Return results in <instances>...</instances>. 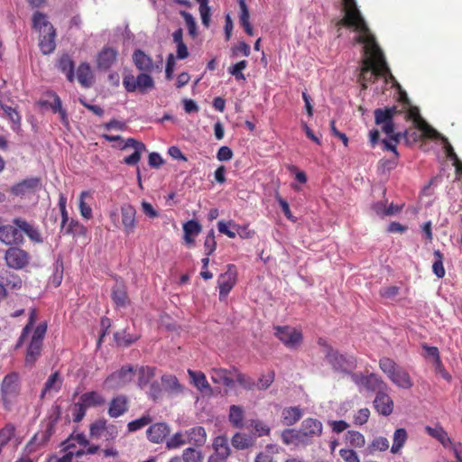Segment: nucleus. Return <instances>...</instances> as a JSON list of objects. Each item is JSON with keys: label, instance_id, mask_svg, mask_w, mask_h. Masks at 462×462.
I'll return each mask as SVG.
<instances>
[{"label": "nucleus", "instance_id": "25", "mask_svg": "<svg viewBox=\"0 0 462 462\" xmlns=\"http://www.w3.org/2000/svg\"><path fill=\"white\" fill-rule=\"evenodd\" d=\"M56 30L53 26L50 27V31L43 32L40 34L39 47L42 54L48 55L52 53L56 49Z\"/></svg>", "mask_w": 462, "mask_h": 462}, {"label": "nucleus", "instance_id": "32", "mask_svg": "<svg viewBox=\"0 0 462 462\" xmlns=\"http://www.w3.org/2000/svg\"><path fill=\"white\" fill-rule=\"evenodd\" d=\"M202 226L197 220H189L183 224L184 241L187 245H194L195 237L201 232Z\"/></svg>", "mask_w": 462, "mask_h": 462}, {"label": "nucleus", "instance_id": "33", "mask_svg": "<svg viewBox=\"0 0 462 462\" xmlns=\"http://www.w3.org/2000/svg\"><path fill=\"white\" fill-rule=\"evenodd\" d=\"M188 374L194 386L201 393L211 392V386L208 383L205 374L201 371L188 370Z\"/></svg>", "mask_w": 462, "mask_h": 462}, {"label": "nucleus", "instance_id": "49", "mask_svg": "<svg viewBox=\"0 0 462 462\" xmlns=\"http://www.w3.org/2000/svg\"><path fill=\"white\" fill-rule=\"evenodd\" d=\"M402 138V133H397L395 136H390L388 139L381 140L383 150V151H391L394 153L395 157H399V153L397 152V144Z\"/></svg>", "mask_w": 462, "mask_h": 462}, {"label": "nucleus", "instance_id": "3", "mask_svg": "<svg viewBox=\"0 0 462 462\" xmlns=\"http://www.w3.org/2000/svg\"><path fill=\"white\" fill-rule=\"evenodd\" d=\"M344 16L336 23L338 30L341 27L353 28L356 36H372L365 19L357 8L356 0H342Z\"/></svg>", "mask_w": 462, "mask_h": 462}, {"label": "nucleus", "instance_id": "18", "mask_svg": "<svg viewBox=\"0 0 462 462\" xmlns=\"http://www.w3.org/2000/svg\"><path fill=\"white\" fill-rule=\"evenodd\" d=\"M118 52L112 47L106 46L98 52L97 67L99 70H108L116 61Z\"/></svg>", "mask_w": 462, "mask_h": 462}, {"label": "nucleus", "instance_id": "38", "mask_svg": "<svg viewBox=\"0 0 462 462\" xmlns=\"http://www.w3.org/2000/svg\"><path fill=\"white\" fill-rule=\"evenodd\" d=\"M32 28L42 34L43 32L50 31V27L53 26L49 21L45 14L35 12L32 18Z\"/></svg>", "mask_w": 462, "mask_h": 462}, {"label": "nucleus", "instance_id": "15", "mask_svg": "<svg viewBox=\"0 0 462 462\" xmlns=\"http://www.w3.org/2000/svg\"><path fill=\"white\" fill-rule=\"evenodd\" d=\"M301 434L305 440L308 441V445H311L315 438H319L323 432L322 422L315 418L305 419L300 425Z\"/></svg>", "mask_w": 462, "mask_h": 462}, {"label": "nucleus", "instance_id": "9", "mask_svg": "<svg viewBox=\"0 0 462 462\" xmlns=\"http://www.w3.org/2000/svg\"><path fill=\"white\" fill-rule=\"evenodd\" d=\"M152 73L141 72L137 77L132 74L125 75L123 79V85L127 92L138 90L141 93L154 88V81L151 77Z\"/></svg>", "mask_w": 462, "mask_h": 462}, {"label": "nucleus", "instance_id": "23", "mask_svg": "<svg viewBox=\"0 0 462 462\" xmlns=\"http://www.w3.org/2000/svg\"><path fill=\"white\" fill-rule=\"evenodd\" d=\"M14 101L5 96H0V106L5 116L17 127H20L22 117L17 110V106H13Z\"/></svg>", "mask_w": 462, "mask_h": 462}, {"label": "nucleus", "instance_id": "10", "mask_svg": "<svg viewBox=\"0 0 462 462\" xmlns=\"http://www.w3.org/2000/svg\"><path fill=\"white\" fill-rule=\"evenodd\" d=\"M133 62L136 69L141 72H162L163 67L162 57L159 56V60L153 61L152 57L147 55L143 51L137 49L133 53Z\"/></svg>", "mask_w": 462, "mask_h": 462}, {"label": "nucleus", "instance_id": "59", "mask_svg": "<svg viewBox=\"0 0 462 462\" xmlns=\"http://www.w3.org/2000/svg\"><path fill=\"white\" fill-rule=\"evenodd\" d=\"M87 410L88 409L79 400L75 402L72 406L73 421L76 423L80 422L84 419Z\"/></svg>", "mask_w": 462, "mask_h": 462}, {"label": "nucleus", "instance_id": "4", "mask_svg": "<svg viewBox=\"0 0 462 462\" xmlns=\"http://www.w3.org/2000/svg\"><path fill=\"white\" fill-rule=\"evenodd\" d=\"M379 367L397 387L408 390L413 386V381L408 371L398 365L392 358L382 357L379 360Z\"/></svg>", "mask_w": 462, "mask_h": 462}, {"label": "nucleus", "instance_id": "29", "mask_svg": "<svg viewBox=\"0 0 462 462\" xmlns=\"http://www.w3.org/2000/svg\"><path fill=\"white\" fill-rule=\"evenodd\" d=\"M79 401L87 409L101 407L106 403L104 395L97 391H89L82 393L79 397Z\"/></svg>", "mask_w": 462, "mask_h": 462}, {"label": "nucleus", "instance_id": "52", "mask_svg": "<svg viewBox=\"0 0 462 462\" xmlns=\"http://www.w3.org/2000/svg\"><path fill=\"white\" fill-rule=\"evenodd\" d=\"M152 422V418L149 414H144L139 419L134 420L127 424V429L130 432L136 431L138 430L143 429V427L151 424Z\"/></svg>", "mask_w": 462, "mask_h": 462}, {"label": "nucleus", "instance_id": "56", "mask_svg": "<svg viewBox=\"0 0 462 462\" xmlns=\"http://www.w3.org/2000/svg\"><path fill=\"white\" fill-rule=\"evenodd\" d=\"M205 254L209 256L217 249V241L214 229H210L204 241Z\"/></svg>", "mask_w": 462, "mask_h": 462}, {"label": "nucleus", "instance_id": "14", "mask_svg": "<svg viewBox=\"0 0 462 462\" xmlns=\"http://www.w3.org/2000/svg\"><path fill=\"white\" fill-rule=\"evenodd\" d=\"M6 265L12 269L21 270L30 263L29 253L18 246L9 247L5 254Z\"/></svg>", "mask_w": 462, "mask_h": 462}, {"label": "nucleus", "instance_id": "1", "mask_svg": "<svg viewBox=\"0 0 462 462\" xmlns=\"http://www.w3.org/2000/svg\"><path fill=\"white\" fill-rule=\"evenodd\" d=\"M355 40L364 45L363 66L358 78L362 89H366L367 85L374 83L379 77H384L386 81L389 78L394 87L400 88L399 83L390 71L375 37L374 35L356 36Z\"/></svg>", "mask_w": 462, "mask_h": 462}, {"label": "nucleus", "instance_id": "40", "mask_svg": "<svg viewBox=\"0 0 462 462\" xmlns=\"http://www.w3.org/2000/svg\"><path fill=\"white\" fill-rule=\"evenodd\" d=\"M214 454L227 459L230 455L228 440L225 436H217L213 441Z\"/></svg>", "mask_w": 462, "mask_h": 462}, {"label": "nucleus", "instance_id": "22", "mask_svg": "<svg viewBox=\"0 0 462 462\" xmlns=\"http://www.w3.org/2000/svg\"><path fill=\"white\" fill-rule=\"evenodd\" d=\"M374 409L383 416H389L393 410V402L387 393V390L379 391L374 401Z\"/></svg>", "mask_w": 462, "mask_h": 462}, {"label": "nucleus", "instance_id": "2", "mask_svg": "<svg viewBox=\"0 0 462 462\" xmlns=\"http://www.w3.org/2000/svg\"><path fill=\"white\" fill-rule=\"evenodd\" d=\"M23 232L32 241L40 243V232L29 222L21 217L13 219V225L0 226V241L6 245H21L24 242Z\"/></svg>", "mask_w": 462, "mask_h": 462}, {"label": "nucleus", "instance_id": "5", "mask_svg": "<svg viewBox=\"0 0 462 462\" xmlns=\"http://www.w3.org/2000/svg\"><path fill=\"white\" fill-rule=\"evenodd\" d=\"M60 414L61 407L60 405H53L51 408L45 429L37 432L26 446L29 452H34L49 442L51 437L55 432V427L60 418Z\"/></svg>", "mask_w": 462, "mask_h": 462}, {"label": "nucleus", "instance_id": "8", "mask_svg": "<svg viewBox=\"0 0 462 462\" xmlns=\"http://www.w3.org/2000/svg\"><path fill=\"white\" fill-rule=\"evenodd\" d=\"M400 111L396 106H387L384 108H377L374 110V123L377 125H382V131L387 135L395 136L397 133L394 132L393 117Z\"/></svg>", "mask_w": 462, "mask_h": 462}, {"label": "nucleus", "instance_id": "27", "mask_svg": "<svg viewBox=\"0 0 462 462\" xmlns=\"http://www.w3.org/2000/svg\"><path fill=\"white\" fill-rule=\"evenodd\" d=\"M111 298L117 308H125L130 303L127 289L123 282L117 281L114 285Z\"/></svg>", "mask_w": 462, "mask_h": 462}, {"label": "nucleus", "instance_id": "47", "mask_svg": "<svg viewBox=\"0 0 462 462\" xmlns=\"http://www.w3.org/2000/svg\"><path fill=\"white\" fill-rule=\"evenodd\" d=\"M65 233L68 235H71L74 237H86L88 234V229L78 220L71 219L66 228Z\"/></svg>", "mask_w": 462, "mask_h": 462}, {"label": "nucleus", "instance_id": "54", "mask_svg": "<svg viewBox=\"0 0 462 462\" xmlns=\"http://www.w3.org/2000/svg\"><path fill=\"white\" fill-rule=\"evenodd\" d=\"M181 458L183 462H202L203 456L200 450L188 448L183 450Z\"/></svg>", "mask_w": 462, "mask_h": 462}, {"label": "nucleus", "instance_id": "41", "mask_svg": "<svg viewBox=\"0 0 462 462\" xmlns=\"http://www.w3.org/2000/svg\"><path fill=\"white\" fill-rule=\"evenodd\" d=\"M231 443L236 449H245L254 444V439L252 436L236 432L232 437Z\"/></svg>", "mask_w": 462, "mask_h": 462}, {"label": "nucleus", "instance_id": "19", "mask_svg": "<svg viewBox=\"0 0 462 462\" xmlns=\"http://www.w3.org/2000/svg\"><path fill=\"white\" fill-rule=\"evenodd\" d=\"M209 375L211 381L216 384H222L226 387L231 388L234 386V371L223 367H212L209 370Z\"/></svg>", "mask_w": 462, "mask_h": 462}, {"label": "nucleus", "instance_id": "46", "mask_svg": "<svg viewBox=\"0 0 462 462\" xmlns=\"http://www.w3.org/2000/svg\"><path fill=\"white\" fill-rule=\"evenodd\" d=\"M234 375L236 378L238 384L247 391H252L255 388V382L253 378L239 371L238 368L233 366Z\"/></svg>", "mask_w": 462, "mask_h": 462}, {"label": "nucleus", "instance_id": "7", "mask_svg": "<svg viewBox=\"0 0 462 462\" xmlns=\"http://www.w3.org/2000/svg\"><path fill=\"white\" fill-rule=\"evenodd\" d=\"M326 358L333 369L344 374H350L356 368V358L354 356L340 354L332 347H328Z\"/></svg>", "mask_w": 462, "mask_h": 462}, {"label": "nucleus", "instance_id": "37", "mask_svg": "<svg viewBox=\"0 0 462 462\" xmlns=\"http://www.w3.org/2000/svg\"><path fill=\"white\" fill-rule=\"evenodd\" d=\"M156 368L149 365H143L137 371V385L143 389L155 376Z\"/></svg>", "mask_w": 462, "mask_h": 462}, {"label": "nucleus", "instance_id": "31", "mask_svg": "<svg viewBox=\"0 0 462 462\" xmlns=\"http://www.w3.org/2000/svg\"><path fill=\"white\" fill-rule=\"evenodd\" d=\"M77 79L83 88H90L94 82V75L88 62H81L77 69Z\"/></svg>", "mask_w": 462, "mask_h": 462}, {"label": "nucleus", "instance_id": "12", "mask_svg": "<svg viewBox=\"0 0 462 462\" xmlns=\"http://www.w3.org/2000/svg\"><path fill=\"white\" fill-rule=\"evenodd\" d=\"M134 374V372L132 365H123L119 370L109 374L104 383L108 389H121L133 380Z\"/></svg>", "mask_w": 462, "mask_h": 462}, {"label": "nucleus", "instance_id": "26", "mask_svg": "<svg viewBox=\"0 0 462 462\" xmlns=\"http://www.w3.org/2000/svg\"><path fill=\"white\" fill-rule=\"evenodd\" d=\"M57 69L65 74L66 79L69 82L75 79V62L68 53L60 55L56 63Z\"/></svg>", "mask_w": 462, "mask_h": 462}, {"label": "nucleus", "instance_id": "28", "mask_svg": "<svg viewBox=\"0 0 462 462\" xmlns=\"http://www.w3.org/2000/svg\"><path fill=\"white\" fill-rule=\"evenodd\" d=\"M282 440L285 445H293L295 447H307L308 441L305 440L301 434L300 429L299 430L295 429L284 430L282 433Z\"/></svg>", "mask_w": 462, "mask_h": 462}, {"label": "nucleus", "instance_id": "36", "mask_svg": "<svg viewBox=\"0 0 462 462\" xmlns=\"http://www.w3.org/2000/svg\"><path fill=\"white\" fill-rule=\"evenodd\" d=\"M207 440V433L203 427L198 426L188 431V442L196 447H202Z\"/></svg>", "mask_w": 462, "mask_h": 462}, {"label": "nucleus", "instance_id": "21", "mask_svg": "<svg viewBox=\"0 0 462 462\" xmlns=\"http://www.w3.org/2000/svg\"><path fill=\"white\" fill-rule=\"evenodd\" d=\"M129 409V399L124 394H119L111 399L107 413L110 418H118Z\"/></svg>", "mask_w": 462, "mask_h": 462}, {"label": "nucleus", "instance_id": "20", "mask_svg": "<svg viewBox=\"0 0 462 462\" xmlns=\"http://www.w3.org/2000/svg\"><path fill=\"white\" fill-rule=\"evenodd\" d=\"M122 225L126 235L134 233L136 226V210L131 204H123L120 208Z\"/></svg>", "mask_w": 462, "mask_h": 462}, {"label": "nucleus", "instance_id": "17", "mask_svg": "<svg viewBox=\"0 0 462 462\" xmlns=\"http://www.w3.org/2000/svg\"><path fill=\"white\" fill-rule=\"evenodd\" d=\"M406 118L412 120L416 127L421 130L425 136L430 138H437L439 135L435 129H433L421 118L418 107L411 106L406 113Z\"/></svg>", "mask_w": 462, "mask_h": 462}, {"label": "nucleus", "instance_id": "34", "mask_svg": "<svg viewBox=\"0 0 462 462\" xmlns=\"http://www.w3.org/2000/svg\"><path fill=\"white\" fill-rule=\"evenodd\" d=\"M364 380L365 383L363 384V387H365L368 391L376 392L377 393H379V391L388 389V386L383 382V380L375 374H370L366 375Z\"/></svg>", "mask_w": 462, "mask_h": 462}, {"label": "nucleus", "instance_id": "16", "mask_svg": "<svg viewBox=\"0 0 462 462\" xmlns=\"http://www.w3.org/2000/svg\"><path fill=\"white\" fill-rule=\"evenodd\" d=\"M128 148H133L134 152L131 155L125 157L123 162L127 165H136L141 160L142 153L146 151V147L142 142L134 138H128L120 146V149L125 151Z\"/></svg>", "mask_w": 462, "mask_h": 462}, {"label": "nucleus", "instance_id": "50", "mask_svg": "<svg viewBox=\"0 0 462 462\" xmlns=\"http://www.w3.org/2000/svg\"><path fill=\"white\" fill-rule=\"evenodd\" d=\"M389 448V440L385 437H375L370 445L368 446V450L371 454H374L376 451H385Z\"/></svg>", "mask_w": 462, "mask_h": 462}, {"label": "nucleus", "instance_id": "13", "mask_svg": "<svg viewBox=\"0 0 462 462\" xmlns=\"http://www.w3.org/2000/svg\"><path fill=\"white\" fill-rule=\"evenodd\" d=\"M237 282V269L235 264H227L226 271L217 279L219 288V300H225Z\"/></svg>", "mask_w": 462, "mask_h": 462}, {"label": "nucleus", "instance_id": "44", "mask_svg": "<svg viewBox=\"0 0 462 462\" xmlns=\"http://www.w3.org/2000/svg\"><path fill=\"white\" fill-rule=\"evenodd\" d=\"M244 417H245V413H244V410L241 406H238V405H231L230 406L228 419H229L230 423L234 427H236L237 429H242L244 426V423H243Z\"/></svg>", "mask_w": 462, "mask_h": 462}, {"label": "nucleus", "instance_id": "48", "mask_svg": "<svg viewBox=\"0 0 462 462\" xmlns=\"http://www.w3.org/2000/svg\"><path fill=\"white\" fill-rule=\"evenodd\" d=\"M346 442L354 448H361L365 445V436L357 430H348L346 434Z\"/></svg>", "mask_w": 462, "mask_h": 462}, {"label": "nucleus", "instance_id": "51", "mask_svg": "<svg viewBox=\"0 0 462 462\" xmlns=\"http://www.w3.org/2000/svg\"><path fill=\"white\" fill-rule=\"evenodd\" d=\"M114 337L116 344L125 347L131 346L139 338L138 336L126 333L125 331L116 332Z\"/></svg>", "mask_w": 462, "mask_h": 462}, {"label": "nucleus", "instance_id": "45", "mask_svg": "<svg viewBox=\"0 0 462 462\" xmlns=\"http://www.w3.org/2000/svg\"><path fill=\"white\" fill-rule=\"evenodd\" d=\"M42 346V344L36 343V341L30 342L25 356L26 365L32 366L35 364L41 355Z\"/></svg>", "mask_w": 462, "mask_h": 462}, {"label": "nucleus", "instance_id": "24", "mask_svg": "<svg viewBox=\"0 0 462 462\" xmlns=\"http://www.w3.org/2000/svg\"><path fill=\"white\" fill-rule=\"evenodd\" d=\"M147 438L153 443H162L170 434V428L165 422H158L151 425L146 431Z\"/></svg>", "mask_w": 462, "mask_h": 462}, {"label": "nucleus", "instance_id": "58", "mask_svg": "<svg viewBox=\"0 0 462 462\" xmlns=\"http://www.w3.org/2000/svg\"><path fill=\"white\" fill-rule=\"evenodd\" d=\"M247 67L246 60H241L228 68V72L233 75L236 80H245V77L243 70Z\"/></svg>", "mask_w": 462, "mask_h": 462}, {"label": "nucleus", "instance_id": "62", "mask_svg": "<svg viewBox=\"0 0 462 462\" xmlns=\"http://www.w3.org/2000/svg\"><path fill=\"white\" fill-rule=\"evenodd\" d=\"M339 456L344 462H360L357 453L350 448H341L339 450Z\"/></svg>", "mask_w": 462, "mask_h": 462}, {"label": "nucleus", "instance_id": "35", "mask_svg": "<svg viewBox=\"0 0 462 462\" xmlns=\"http://www.w3.org/2000/svg\"><path fill=\"white\" fill-rule=\"evenodd\" d=\"M302 417V411L299 407H286L282 411V420L286 426H292Z\"/></svg>", "mask_w": 462, "mask_h": 462}, {"label": "nucleus", "instance_id": "39", "mask_svg": "<svg viewBox=\"0 0 462 462\" xmlns=\"http://www.w3.org/2000/svg\"><path fill=\"white\" fill-rule=\"evenodd\" d=\"M425 431L432 438L439 440L444 447H448L451 444V439L448 436L446 430L440 425L436 427L426 426Z\"/></svg>", "mask_w": 462, "mask_h": 462}, {"label": "nucleus", "instance_id": "61", "mask_svg": "<svg viewBox=\"0 0 462 462\" xmlns=\"http://www.w3.org/2000/svg\"><path fill=\"white\" fill-rule=\"evenodd\" d=\"M274 372L270 371L267 374L263 375L258 379L257 383H255V387H257L259 390H266L268 389L271 384L274 381Z\"/></svg>", "mask_w": 462, "mask_h": 462}, {"label": "nucleus", "instance_id": "63", "mask_svg": "<svg viewBox=\"0 0 462 462\" xmlns=\"http://www.w3.org/2000/svg\"><path fill=\"white\" fill-rule=\"evenodd\" d=\"M186 443V440L183 438L182 433L177 432L175 433L166 443V447L169 449H173L180 448V446L184 445Z\"/></svg>", "mask_w": 462, "mask_h": 462}, {"label": "nucleus", "instance_id": "55", "mask_svg": "<svg viewBox=\"0 0 462 462\" xmlns=\"http://www.w3.org/2000/svg\"><path fill=\"white\" fill-rule=\"evenodd\" d=\"M88 196H90L89 191H82L79 196V203L80 215L82 216V217H84L86 219H90L93 217L91 207L88 206L84 200L85 197H88Z\"/></svg>", "mask_w": 462, "mask_h": 462}, {"label": "nucleus", "instance_id": "60", "mask_svg": "<svg viewBox=\"0 0 462 462\" xmlns=\"http://www.w3.org/2000/svg\"><path fill=\"white\" fill-rule=\"evenodd\" d=\"M229 225L233 229H235L236 235H238L243 239L251 238L254 234L253 230L248 228V226H240L236 224L234 221H229Z\"/></svg>", "mask_w": 462, "mask_h": 462}, {"label": "nucleus", "instance_id": "42", "mask_svg": "<svg viewBox=\"0 0 462 462\" xmlns=\"http://www.w3.org/2000/svg\"><path fill=\"white\" fill-rule=\"evenodd\" d=\"M408 439V434L405 429L399 428L393 433V442L391 447V452L397 454L403 448Z\"/></svg>", "mask_w": 462, "mask_h": 462}, {"label": "nucleus", "instance_id": "43", "mask_svg": "<svg viewBox=\"0 0 462 462\" xmlns=\"http://www.w3.org/2000/svg\"><path fill=\"white\" fill-rule=\"evenodd\" d=\"M0 279L3 282H5V286L9 287L10 289H20L22 287V279L20 276L10 271H4L0 273Z\"/></svg>", "mask_w": 462, "mask_h": 462}, {"label": "nucleus", "instance_id": "57", "mask_svg": "<svg viewBox=\"0 0 462 462\" xmlns=\"http://www.w3.org/2000/svg\"><path fill=\"white\" fill-rule=\"evenodd\" d=\"M162 382L171 391L178 393L182 390V386L179 383V380L175 375H171V374L162 375Z\"/></svg>", "mask_w": 462, "mask_h": 462}, {"label": "nucleus", "instance_id": "64", "mask_svg": "<svg viewBox=\"0 0 462 462\" xmlns=\"http://www.w3.org/2000/svg\"><path fill=\"white\" fill-rule=\"evenodd\" d=\"M251 425L259 437L268 436L270 434V428L259 420H252Z\"/></svg>", "mask_w": 462, "mask_h": 462}, {"label": "nucleus", "instance_id": "53", "mask_svg": "<svg viewBox=\"0 0 462 462\" xmlns=\"http://www.w3.org/2000/svg\"><path fill=\"white\" fill-rule=\"evenodd\" d=\"M435 261L432 264L433 273L438 278H443L445 275V269L443 266V254L439 250L434 251Z\"/></svg>", "mask_w": 462, "mask_h": 462}, {"label": "nucleus", "instance_id": "6", "mask_svg": "<svg viewBox=\"0 0 462 462\" xmlns=\"http://www.w3.org/2000/svg\"><path fill=\"white\" fill-rule=\"evenodd\" d=\"M20 394V377L16 372L7 374L1 383V397L5 409H10Z\"/></svg>", "mask_w": 462, "mask_h": 462}, {"label": "nucleus", "instance_id": "30", "mask_svg": "<svg viewBox=\"0 0 462 462\" xmlns=\"http://www.w3.org/2000/svg\"><path fill=\"white\" fill-rule=\"evenodd\" d=\"M62 378L60 372L56 371L51 374L44 383L41 393V398L43 399L47 394L58 393L61 389Z\"/></svg>", "mask_w": 462, "mask_h": 462}, {"label": "nucleus", "instance_id": "11", "mask_svg": "<svg viewBox=\"0 0 462 462\" xmlns=\"http://www.w3.org/2000/svg\"><path fill=\"white\" fill-rule=\"evenodd\" d=\"M275 337L289 349L297 348L302 342V333L290 326L274 327Z\"/></svg>", "mask_w": 462, "mask_h": 462}]
</instances>
